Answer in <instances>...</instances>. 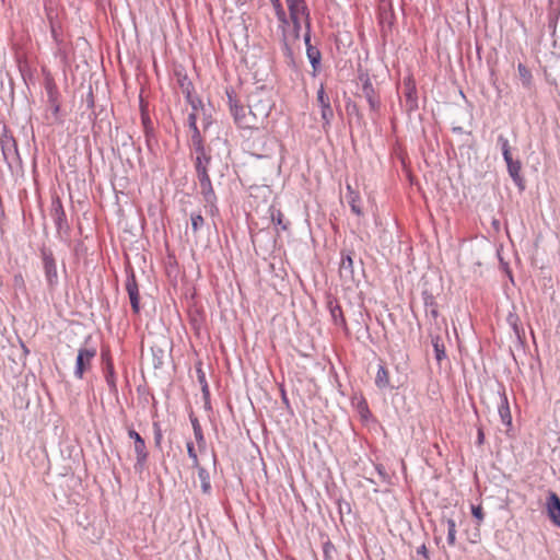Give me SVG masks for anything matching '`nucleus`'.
Instances as JSON below:
<instances>
[{
    "instance_id": "nucleus-49",
    "label": "nucleus",
    "mask_w": 560,
    "mask_h": 560,
    "mask_svg": "<svg viewBox=\"0 0 560 560\" xmlns=\"http://www.w3.org/2000/svg\"><path fill=\"white\" fill-rule=\"evenodd\" d=\"M471 514L478 521V525L485 518L483 510H482V506L480 504L479 505H471Z\"/></svg>"
},
{
    "instance_id": "nucleus-25",
    "label": "nucleus",
    "mask_w": 560,
    "mask_h": 560,
    "mask_svg": "<svg viewBox=\"0 0 560 560\" xmlns=\"http://www.w3.org/2000/svg\"><path fill=\"white\" fill-rule=\"evenodd\" d=\"M189 129L191 130V145L205 143L200 130L197 126V113H190L187 118Z\"/></svg>"
},
{
    "instance_id": "nucleus-4",
    "label": "nucleus",
    "mask_w": 560,
    "mask_h": 560,
    "mask_svg": "<svg viewBox=\"0 0 560 560\" xmlns=\"http://www.w3.org/2000/svg\"><path fill=\"white\" fill-rule=\"evenodd\" d=\"M96 348L81 347L78 350L75 360L74 376L82 380L84 373L88 372L92 366V361L96 357Z\"/></svg>"
},
{
    "instance_id": "nucleus-47",
    "label": "nucleus",
    "mask_w": 560,
    "mask_h": 560,
    "mask_svg": "<svg viewBox=\"0 0 560 560\" xmlns=\"http://www.w3.org/2000/svg\"><path fill=\"white\" fill-rule=\"evenodd\" d=\"M194 435H195L196 443L198 445L199 451L200 452L205 451L207 443H206V439H205L202 430H200V431L197 430V432H194Z\"/></svg>"
},
{
    "instance_id": "nucleus-42",
    "label": "nucleus",
    "mask_w": 560,
    "mask_h": 560,
    "mask_svg": "<svg viewBox=\"0 0 560 560\" xmlns=\"http://www.w3.org/2000/svg\"><path fill=\"white\" fill-rule=\"evenodd\" d=\"M278 21L280 22L279 28L281 30V38L284 37V35H288V26L290 23V16H287V13L277 16Z\"/></svg>"
},
{
    "instance_id": "nucleus-30",
    "label": "nucleus",
    "mask_w": 560,
    "mask_h": 560,
    "mask_svg": "<svg viewBox=\"0 0 560 560\" xmlns=\"http://www.w3.org/2000/svg\"><path fill=\"white\" fill-rule=\"evenodd\" d=\"M152 364L155 370L161 369L164 364L165 351L162 347L152 346Z\"/></svg>"
},
{
    "instance_id": "nucleus-41",
    "label": "nucleus",
    "mask_w": 560,
    "mask_h": 560,
    "mask_svg": "<svg viewBox=\"0 0 560 560\" xmlns=\"http://www.w3.org/2000/svg\"><path fill=\"white\" fill-rule=\"evenodd\" d=\"M292 22V36L294 40L300 38V33L302 28L301 19L300 18H290Z\"/></svg>"
},
{
    "instance_id": "nucleus-50",
    "label": "nucleus",
    "mask_w": 560,
    "mask_h": 560,
    "mask_svg": "<svg viewBox=\"0 0 560 560\" xmlns=\"http://www.w3.org/2000/svg\"><path fill=\"white\" fill-rule=\"evenodd\" d=\"M281 43H282L283 55L285 57L292 59L293 58V50H292L291 46L289 45L288 35H284V37L281 38Z\"/></svg>"
},
{
    "instance_id": "nucleus-24",
    "label": "nucleus",
    "mask_w": 560,
    "mask_h": 560,
    "mask_svg": "<svg viewBox=\"0 0 560 560\" xmlns=\"http://www.w3.org/2000/svg\"><path fill=\"white\" fill-rule=\"evenodd\" d=\"M375 385L381 390L394 387L390 385L389 382V372L385 364L383 363L378 365L377 373L375 376Z\"/></svg>"
},
{
    "instance_id": "nucleus-26",
    "label": "nucleus",
    "mask_w": 560,
    "mask_h": 560,
    "mask_svg": "<svg viewBox=\"0 0 560 560\" xmlns=\"http://www.w3.org/2000/svg\"><path fill=\"white\" fill-rule=\"evenodd\" d=\"M506 323L512 328L513 332L515 334L518 340H522L525 337V330L516 313L510 312L509 315L506 316Z\"/></svg>"
},
{
    "instance_id": "nucleus-45",
    "label": "nucleus",
    "mask_w": 560,
    "mask_h": 560,
    "mask_svg": "<svg viewBox=\"0 0 560 560\" xmlns=\"http://www.w3.org/2000/svg\"><path fill=\"white\" fill-rule=\"evenodd\" d=\"M186 101L192 107L191 113H196L199 108L203 109L202 101L198 96H194L192 93L190 94V98H186Z\"/></svg>"
},
{
    "instance_id": "nucleus-21",
    "label": "nucleus",
    "mask_w": 560,
    "mask_h": 560,
    "mask_svg": "<svg viewBox=\"0 0 560 560\" xmlns=\"http://www.w3.org/2000/svg\"><path fill=\"white\" fill-rule=\"evenodd\" d=\"M430 337L435 360L441 365L442 361L447 359L444 340L440 335H434L433 332H430Z\"/></svg>"
},
{
    "instance_id": "nucleus-8",
    "label": "nucleus",
    "mask_w": 560,
    "mask_h": 560,
    "mask_svg": "<svg viewBox=\"0 0 560 560\" xmlns=\"http://www.w3.org/2000/svg\"><path fill=\"white\" fill-rule=\"evenodd\" d=\"M339 266V275L345 283H353L355 281V272L353 266V250L342 249Z\"/></svg>"
},
{
    "instance_id": "nucleus-14",
    "label": "nucleus",
    "mask_w": 560,
    "mask_h": 560,
    "mask_svg": "<svg viewBox=\"0 0 560 560\" xmlns=\"http://www.w3.org/2000/svg\"><path fill=\"white\" fill-rule=\"evenodd\" d=\"M191 149L195 153V156L192 158L195 172L209 170L212 161L211 150L207 149L205 143L191 145Z\"/></svg>"
},
{
    "instance_id": "nucleus-64",
    "label": "nucleus",
    "mask_w": 560,
    "mask_h": 560,
    "mask_svg": "<svg viewBox=\"0 0 560 560\" xmlns=\"http://www.w3.org/2000/svg\"><path fill=\"white\" fill-rule=\"evenodd\" d=\"M502 155H503V159H504V161H505V163H506V166L510 164V162L512 163V162H514V161H515V160L513 159V156H512L511 151H510V152H508V153H502Z\"/></svg>"
},
{
    "instance_id": "nucleus-1",
    "label": "nucleus",
    "mask_w": 560,
    "mask_h": 560,
    "mask_svg": "<svg viewBox=\"0 0 560 560\" xmlns=\"http://www.w3.org/2000/svg\"><path fill=\"white\" fill-rule=\"evenodd\" d=\"M39 252L47 288L54 291L59 284L56 258L52 250L46 246H43Z\"/></svg>"
},
{
    "instance_id": "nucleus-59",
    "label": "nucleus",
    "mask_w": 560,
    "mask_h": 560,
    "mask_svg": "<svg viewBox=\"0 0 560 560\" xmlns=\"http://www.w3.org/2000/svg\"><path fill=\"white\" fill-rule=\"evenodd\" d=\"M190 422H191V425H192V430L194 432H197V430H202L200 423H199V420L194 417L192 415H190Z\"/></svg>"
},
{
    "instance_id": "nucleus-46",
    "label": "nucleus",
    "mask_w": 560,
    "mask_h": 560,
    "mask_svg": "<svg viewBox=\"0 0 560 560\" xmlns=\"http://www.w3.org/2000/svg\"><path fill=\"white\" fill-rule=\"evenodd\" d=\"M346 108L349 115H354L359 121L362 120L363 116L355 103H347Z\"/></svg>"
},
{
    "instance_id": "nucleus-56",
    "label": "nucleus",
    "mask_w": 560,
    "mask_h": 560,
    "mask_svg": "<svg viewBox=\"0 0 560 560\" xmlns=\"http://www.w3.org/2000/svg\"><path fill=\"white\" fill-rule=\"evenodd\" d=\"M196 372H197V378H198L199 384L201 386L208 385V382L206 378V373L203 372V370L201 369L200 365L196 369Z\"/></svg>"
},
{
    "instance_id": "nucleus-23",
    "label": "nucleus",
    "mask_w": 560,
    "mask_h": 560,
    "mask_svg": "<svg viewBox=\"0 0 560 560\" xmlns=\"http://www.w3.org/2000/svg\"><path fill=\"white\" fill-rule=\"evenodd\" d=\"M346 198L348 200V203L351 208V211L357 214V215H362L363 214V210L360 206V201H361V198H360V195L358 191H355L350 184H347V195H346Z\"/></svg>"
},
{
    "instance_id": "nucleus-22",
    "label": "nucleus",
    "mask_w": 560,
    "mask_h": 560,
    "mask_svg": "<svg viewBox=\"0 0 560 560\" xmlns=\"http://www.w3.org/2000/svg\"><path fill=\"white\" fill-rule=\"evenodd\" d=\"M285 2L290 18H301L310 12L305 0H285Z\"/></svg>"
},
{
    "instance_id": "nucleus-37",
    "label": "nucleus",
    "mask_w": 560,
    "mask_h": 560,
    "mask_svg": "<svg viewBox=\"0 0 560 560\" xmlns=\"http://www.w3.org/2000/svg\"><path fill=\"white\" fill-rule=\"evenodd\" d=\"M186 447H187L188 457L191 459L192 468L194 467H199L200 463H199L198 455H197V452L195 450L194 443L192 442H187Z\"/></svg>"
},
{
    "instance_id": "nucleus-62",
    "label": "nucleus",
    "mask_w": 560,
    "mask_h": 560,
    "mask_svg": "<svg viewBox=\"0 0 560 560\" xmlns=\"http://www.w3.org/2000/svg\"><path fill=\"white\" fill-rule=\"evenodd\" d=\"M361 416L364 419H366L368 416H371V412H370V410L368 408V405L365 402L361 406Z\"/></svg>"
},
{
    "instance_id": "nucleus-39",
    "label": "nucleus",
    "mask_w": 560,
    "mask_h": 560,
    "mask_svg": "<svg viewBox=\"0 0 560 560\" xmlns=\"http://www.w3.org/2000/svg\"><path fill=\"white\" fill-rule=\"evenodd\" d=\"M153 434H154V445L158 448H161V443L163 439L162 429L159 422H153Z\"/></svg>"
},
{
    "instance_id": "nucleus-7",
    "label": "nucleus",
    "mask_w": 560,
    "mask_h": 560,
    "mask_svg": "<svg viewBox=\"0 0 560 560\" xmlns=\"http://www.w3.org/2000/svg\"><path fill=\"white\" fill-rule=\"evenodd\" d=\"M1 152L3 156V161L7 163L8 167L13 172L14 170L22 168V159L18 149V142L7 141L1 145Z\"/></svg>"
},
{
    "instance_id": "nucleus-20",
    "label": "nucleus",
    "mask_w": 560,
    "mask_h": 560,
    "mask_svg": "<svg viewBox=\"0 0 560 560\" xmlns=\"http://www.w3.org/2000/svg\"><path fill=\"white\" fill-rule=\"evenodd\" d=\"M509 175L511 176L514 184L518 187L520 190L525 189V179L521 175L522 164L520 160H515L514 162H510L506 166Z\"/></svg>"
},
{
    "instance_id": "nucleus-29",
    "label": "nucleus",
    "mask_w": 560,
    "mask_h": 560,
    "mask_svg": "<svg viewBox=\"0 0 560 560\" xmlns=\"http://www.w3.org/2000/svg\"><path fill=\"white\" fill-rule=\"evenodd\" d=\"M306 56H307L308 61L313 68V71L315 73L316 71H318V69L320 67L322 52L317 47H315L313 45H308V47L306 49Z\"/></svg>"
},
{
    "instance_id": "nucleus-12",
    "label": "nucleus",
    "mask_w": 560,
    "mask_h": 560,
    "mask_svg": "<svg viewBox=\"0 0 560 560\" xmlns=\"http://www.w3.org/2000/svg\"><path fill=\"white\" fill-rule=\"evenodd\" d=\"M404 97L406 112L408 114H411L418 109V93L416 82L411 77H408L404 80Z\"/></svg>"
},
{
    "instance_id": "nucleus-13",
    "label": "nucleus",
    "mask_w": 560,
    "mask_h": 560,
    "mask_svg": "<svg viewBox=\"0 0 560 560\" xmlns=\"http://www.w3.org/2000/svg\"><path fill=\"white\" fill-rule=\"evenodd\" d=\"M326 307L330 313L334 324L340 326L343 329V331L348 335L349 329L347 326V322L337 298L328 295L326 301Z\"/></svg>"
},
{
    "instance_id": "nucleus-61",
    "label": "nucleus",
    "mask_w": 560,
    "mask_h": 560,
    "mask_svg": "<svg viewBox=\"0 0 560 560\" xmlns=\"http://www.w3.org/2000/svg\"><path fill=\"white\" fill-rule=\"evenodd\" d=\"M545 75H546V80L551 84V85H555L557 88L558 83H557V79L556 78H552L551 77V73H549L547 71V69H545Z\"/></svg>"
},
{
    "instance_id": "nucleus-35",
    "label": "nucleus",
    "mask_w": 560,
    "mask_h": 560,
    "mask_svg": "<svg viewBox=\"0 0 560 560\" xmlns=\"http://www.w3.org/2000/svg\"><path fill=\"white\" fill-rule=\"evenodd\" d=\"M446 525H447V544L451 546H454L455 541H456V523L453 518H447Z\"/></svg>"
},
{
    "instance_id": "nucleus-6",
    "label": "nucleus",
    "mask_w": 560,
    "mask_h": 560,
    "mask_svg": "<svg viewBox=\"0 0 560 560\" xmlns=\"http://www.w3.org/2000/svg\"><path fill=\"white\" fill-rule=\"evenodd\" d=\"M46 91L50 110V115H47L46 118L50 124H61L63 120L60 116L59 92L54 83L47 84Z\"/></svg>"
},
{
    "instance_id": "nucleus-17",
    "label": "nucleus",
    "mask_w": 560,
    "mask_h": 560,
    "mask_svg": "<svg viewBox=\"0 0 560 560\" xmlns=\"http://www.w3.org/2000/svg\"><path fill=\"white\" fill-rule=\"evenodd\" d=\"M234 121L242 128L253 127V121L249 114H246V108L240 103H233L232 109H230Z\"/></svg>"
},
{
    "instance_id": "nucleus-58",
    "label": "nucleus",
    "mask_w": 560,
    "mask_h": 560,
    "mask_svg": "<svg viewBox=\"0 0 560 560\" xmlns=\"http://www.w3.org/2000/svg\"><path fill=\"white\" fill-rule=\"evenodd\" d=\"M304 19L305 32L312 33V24H311V12L307 15L302 16Z\"/></svg>"
},
{
    "instance_id": "nucleus-27",
    "label": "nucleus",
    "mask_w": 560,
    "mask_h": 560,
    "mask_svg": "<svg viewBox=\"0 0 560 560\" xmlns=\"http://www.w3.org/2000/svg\"><path fill=\"white\" fill-rule=\"evenodd\" d=\"M423 304L425 306V313L428 316L436 319L439 316L438 304L432 293L428 291L422 292Z\"/></svg>"
},
{
    "instance_id": "nucleus-53",
    "label": "nucleus",
    "mask_w": 560,
    "mask_h": 560,
    "mask_svg": "<svg viewBox=\"0 0 560 560\" xmlns=\"http://www.w3.org/2000/svg\"><path fill=\"white\" fill-rule=\"evenodd\" d=\"M498 144L500 145L502 153L511 151L509 140L503 135L498 137Z\"/></svg>"
},
{
    "instance_id": "nucleus-54",
    "label": "nucleus",
    "mask_w": 560,
    "mask_h": 560,
    "mask_svg": "<svg viewBox=\"0 0 560 560\" xmlns=\"http://www.w3.org/2000/svg\"><path fill=\"white\" fill-rule=\"evenodd\" d=\"M270 3L272 4L273 9H275V12H276V16H279V15H282L285 13L284 9H283V5L281 3L280 0H269Z\"/></svg>"
},
{
    "instance_id": "nucleus-57",
    "label": "nucleus",
    "mask_w": 560,
    "mask_h": 560,
    "mask_svg": "<svg viewBox=\"0 0 560 560\" xmlns=\"http://www.w3.org/2000/svg\"><path fill=\"white\" fill-rule=\"evenodd\" d=\"M226 96H228V102H229L230 109H232L233 103H238V101L236 100V95H235L233 90H228L226 91Z\"/></svg>"
},
{
    "instance_id": "nucleus-60",
    "label": "nucleus",
    "mask_w": 560,
    "mask_h": 560,
    "mask_svg": "<svg viewBox=\"0 0 560 560\" xmlns=\"http://www.w3.org/2000/svg\"><path fill=\"white\" fill-rule=\"evenodd\" d=\"M417 553L423 556L424 559L429 560V551H428L425 545H421L417 549Z\"/></svg>"
},
{
    "instance_id": "nucleus-43",
    "label": "nucleus",
    "mask_w": 560,
    "mask_h": 560,
    "mask_svg": "<svg viewBox=\"0 0 560 560\" xmlns=\"http://www.w3.org/2000/svg\"><path fill=\"white\" fill-rule=\"evenodd\" d=\"M121 147L124 149H127V148L133 149L137 152L138 156L140 158V155H141V148L135 145V142L132 141V138H131L130 135H125L124 136V140L121 142Z\"/></svg>"
},
{
    "instance_id": "nucleus-5",
    "label": "nucleus",
    "mask_w": 560,
    "mask_h": 560,
    "mask_svg": "<svg viewBox=\"0 0 560 560\" xmlns=\"http://www.w3.org/2000/svg\"><path fill=\"white\" fill-rule=\"evenodd\" d=\"M196 176L200 185V195L206 206L215 207L218 198L212 186L209 170L197 171Z\"/></svg>"
},
{
    "instance_id": "nucleus-32",
    "label": "nucleus",
    "mask_w": 560,
    "mask_h": 560,
    "mask_svg": "<svg viewBox=\"0 0 560 560\" xmlns=\"http://www.w3.org/2000/svg\"><path fill=\"white\" fill-rule=\"evenodd\" d=\"M127 279H126V291L127 292H133L139 291L138 282L136 279L135 270L129 267L126 269Z\"/></svg>"
},
{
    "instance_id": "nucleus-63",
    "label": "nucleus",
    "mask_w": 560,
    "mask_h": 560,
    "mask_svg": "<svg viewBox=\"0 0 560 560\" xmlns=\"http://www.w3.org/2000/svg\"><path fill=\"white\" fill-rule=\"evenodd\" d=\"M470 542L477 544L480 540V532L478 528H476V532L472 534V536L469 538Z\"/></svg>"
},
{
    "instance_id": "nucleus-2",
    "label": "nucleus",
    "mask_w": 560,
    "mask_h": 560,
    "mask_svg": "<svg viewBox=\"0 0 560 560\" xmlns=\"http://www.w3.org/2000/svg\"><path fill=\"white\" fill-rule=\"evenodd\" d=\"M128 436L133 440L135 443V453H136V463H135V470L139 474H141L148 463L149 458V452L147 450L145 441L144 439L133 428L128 429Z\"/></svg>"
},
{
    "instance_id": "nucleus-19",
    "label": "nucleus",
    "mask_w": 560,
    "mask_h": 560,
    "mask_svg": "<svg viewBox=\"0 0 560 560\" xmlns=\"http://www.w3.org/2000/svg\"><path fill=\"white\" fill-rule=\"evenodd\" d=\"M248 109H249V116H250L252 121L254 124L258 119H264V118H266L269 115L270 109H271V105H270V102L268 100L267 101H259L256 104H249L248 105Z\"/></svg>"
},
{
    "instance_id": "nucleus-51",
    "label": "nucleus",
    "mask_w": 560,
    "mask_h": 560,
    "mask_svg": "<svg viewBox=\"0 0 560 560\" xmlns=\"http://www.w3.org/2000/svg\"><path fill=\"white\" fill-rule=\"evenodd\" d=\"M141 120H142L143 131L154 129L150 116L143 109L141 112Z\"/></svg>"
},
{
    "instance_id": "nucleus-28",
    "label": "nucleus",
    "mask_w": 560,
    "mask_h": 560,
    "mask_svg": "<svg viewBox=\"0 0 560 560\" xmlns=\"http://www.w3.org/2000/svg\"><path fill=\"white\" fill-rule=\"evenodd\" d=\"M198 471V477L201 483V491L203 494H211L212 487H211V478L209 471L199 465V467H195Z\"/></svg>"
},
{
    "instance_id": "nucleus-55",
    "label": "nucleus",
    "mask_w": 560,
    "mask_h": 560,
    "mask_svg": "<svg viewBox=\"0 0 560 560\" xmlns=\"http://www.w3.org/2000/svg\"><path fill=\"white\" fill-rule=\"evenodd\" d=\"M202 398L205 400V406L210 408V389L209 385L201 386Z\"/></svg>"
},
{
    "instance_id": "nucleus-3",
    "label": "nucleus",
    "mask_w": 560,
    "mask_h": 560,
    "mask_svg": "<svg viewBox=\"0 0 560 560\" xmlns=\"http://www.w3.org/2000/svg\"><path fill=\"white\" fill-rule=\"evenodd\" d=\"M101 359L103 364V374L105 382L108 386L109 393L115 397L118 396V387H117V374L115 372L114 362L110 355V351L108 348H103L101 351Z\"/></svg>"
},
{
    "instance_id": "nucleus-38",
    "label": "nucleus",
    "mask_w": 560,
    "mask_h": 560,
    "mask_svg": "<svg viewBox=\"0 0 560 560\" xmlns=\"http://www.w3.org/2000/svg\"><path fill=\"white\" fill-rule=\"evenodd\" d=\"M85 104H86V107L92 110L89 116L90 119H95L96 118V113L94 112L95 101H94L92 86H90L89 93L86 94Z\"/></svg>"
},
{
    "instance_id": "nucleus-31",
    "label": "nucleus",
    "mask_w": 560,
    "mask_h": 560,
    "mask_svg": "<svg viewBox=\"0 0 560 560\" xmlns=\"http://www.w3.org/2000/svg\"><path fill=\"white\" fill-rule=\"evenodd\" d=\"M271 210V220L276 225H279L283 231L288 230L290 222L284 219L283 213L279 209L270 208Z\"/></svg>"
},
{
    "instance_id": "nucleus-9",
    "label": "nucleus",
    "mask_w": 560,
    "mask_h": 560,
    "mask_svg": "<svg viewBox=\"0 0 560 560\" xmlns=\"http://www.w3.org/2000/svg\"><path fill=\"white\" fill-rule=\"evenodd\" d=\"M51 217L54 219L58 233L69 235L70 225L68 223L67 215L59 197L52 199Z\"/></svg>"
},
{
    "instance_id": "nucleus-34",
    "label": "nucleus",
    "mask_w": 560,
    "mask_h": 560,
    "mask_svg": "<svg viewBox=\"0 0 560 560\" xmlns=\"http://www.w3.org/2000/svg\"><path fill=\"white\" fill-rule=\"evenodd\" d=\"M178 83L183 94L185 95V98H190V94L194 91V85L191 81L188 79V77L184 75L183 78L178 79Z\"/></svg>"
},
{
    "instance_id": "nucleus-33",
    "label": "nucleus",
    "mask_w": 560,
    "mask_h": 560,
    "mask_svg": "<svg viewBox=\"0 0 560 560\" xmlns=\"http://www.w3.org/2000/svg\"><path fill=\"white\" fill-rule=\"evenodd\" d=\"M517 71L523 85L529 88L532 84V73L529 69L523 63H518Z\"/></svg>"
},
{
    "instance_id": "nucleus-48",
    "label": "nucleus",
    "mask_w": 560,
    "mask_h": 560,
    "mask_svg": "<svg viewBox=\"0 0 560 560\" xmlns=\"http://www.w3.org/2000/svg\"><path fill=\"white\" fill-rule=\"evenodd\" d=\"M375 469L381 478V480L385 483H390V477L387 474L385 467L382 464H376Z\"/></svg>"
},
{
    "instance_id": "nucleus-40",
    "label": "nucleus",
    "mask_w": 560,
    "mask_h": 560,
    "mask_svg": "<svg viewBox=\"0 0 560 560\" xmlns=\"http://www.w3.org/2000/svg\"><path fill=\"white\" fill-rule=\"evenodd\" d=\"M14 140H15V138L13 137L10 129L5 125H3L0 130V147L3 145V143H5L7 141H14Z\"/></svg>"
},
{
    "instance_id": "nucleus-10",
    "label": "nucleus",
    "mask_w": 560,
    "mask_h": 560,
    "mask_svg": "<svg viewBox=\"0 0 560 560\" xmlns=\"http://www.w3.org/2000/svg\"><path fill=\"white\" fill-rule=\"evenodd\" d=\"M498 412L501 419V422L506 427V432L512 428V415L510 410L509 399L506 396L505 386L502 383L498 384Z\"/></svg>"
},
{
    "instance_id": "nucleus-52",
    "label": "nucleus",
    "mask_w": 560,
    "mask_h": 560,
    "mask_svg": "<svg viewBox=\"0 0 560 560\" xmlns=\"http://www.w3.org/2000/svg\"><path fill=\"white\" fill-rule=\"evenodd\" d=\"M144 137H145V144L150 151H152V142L156 141L154 129L145 130Z\"/></svg>"
},
{
    "instance_id": "nucleus-18",
    "label": "nucleus",
    "mask_w": 560,
    "mask_h": 560,
    "mask_svg": "<svg viewBox=\"0 0 560 560\" xmlns=\"http://www.w3.org/2000/svg\"><path fill=\"white\" fill-rule=\"evenodd\" d=\"M560 0H549V22H548V30L550 32V36L552 38V44L556 46V32H557V24H558V18L560 15Z\"/></svg>"
},
{
    "instance_id": "nucleus-15",
    "label": "nucleus",
    "mask_w": 560,
    "mask_h": 560,
    "mask_svg": "<svg viewBox=\"0 0 560 560\" xmlns=\"http://www.w3.org/2000/svg\"><path fill=\"white\" fill-rule=\"evenodd\" d=\"M362 96L366 100L370 110L374 114H378L381 110V100L369 78H366L362 84Z\"/></svg>"
},
{
    "instance_id": "nucleus-44",
    "label": "nucleus",
    "mask_w": 560,
    "mask_h": 560,
    "mask_svg": "<svg viewBox=\"0 0 560 560\" xmlns=\"http://www.w3.org/2000/svg\"><path fill=\"white\" fill-rule=\"evenodd\" d=\"M190 220L194 232H197L205 223L203 217L199 213H192Z\"/></svg>"
},
{
    "instance_id": "nucleus-16",
    "label": "nucleus",
    "mask_w": 560,
    "mask_h": 560,
    "mask_svg": "<svg viewBox=\"0 0 560 560\" xmlns=\"http://www.w3.org/2000/svg\"><path fill=\"white\" fill-rule=\"evenodd\" d=\"M548 500L546 503L547 514L556 526L560 527V497L553 492H548Z\"/></svg>"
},
{
    "instance_id": "nucleus-36",
    "label": "nucleus",
    "mask_w": 560,
    "mask_h": 560,
    "mask_svg": "<svg viewBox=\"0 0 560 560\" xmlns=\"http://www.w3.org/2000/svg\"><path fill=\"white\" fill-rule=\"evenodd\" d=\"M128 293V296H129V301H130V305H131V310L135 314H139L140 313V294H139V291H133V292H127Z\"/></svg>"
},
{
    "instance_id": "nucleus-11",
    "label": "nucleus",
    "mask_w": 560,
    "mask_h": 560,
    "mask_svg": "<svg viewBox=\"0 0 560 560\" xmlns=\"http://www.w3.org/2000/svg\"><path fill=\"white\" fill-rule=\"evenodd\" d=\"M317 103L320 107V116L323 120V129L327 130L330 127L331 120L334 118V110L330 105V98L326 94L324 85L322 84L317 91Z\"/></svg>"
}]
</instances>
